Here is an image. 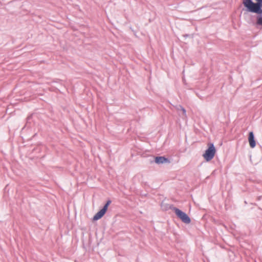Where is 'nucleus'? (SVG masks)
<instances>
[{"label": "nucleus", "mask_w": 262, "mask_h": 262, "mask_svg": "<svg viewBox=\"0 0 262 262\" xmlns=\"http://www.w3.org/2000/svg\"><path fill=\"white\" fill-rule=\"evenodd\" d=\"M111 203V200H108L106 202V204L103 207V208H104V209L105 208V210L107 211L108 207V206L110 205V204Z\"/></svg>", "instance_id": "nucleus-10"}, {"label": "nucleus", "mask_w": 262, "mask_h": 262, "mask_svg": "<svg viewBox=\"0 0 262 262\" xmlns=\"http://www.w3.org/2000/svg\"><path fill=\"white\" fill-rule=\"evenodd\" d=\"M106 210L105 208H102L100 210H99L93 217L94 221H97L100 219L106 213Z\"/></svg>", "instance_id": "nucleus-6"}, {"label": "nucleus", "mask_w": 262, "mask_h": 262, "mask_svg": "<svg viewBox=\"0 0 262 262\" xmlns=\"http://www.w3.org/2000/svg\"><path fill=\"white\" fill-rule=\"evenodd\" d=\"M216 149L213 143H210L208 145V148L205 150L203 156L206 161L211 160L215 154Z\"/></svg>", "instance_id": "nucleus-2"}, {"label": "nucleus", "mask_w": 262, "mask_h": 262, "mask_svg": "<svg viewBox=\"0 0 262 262\" xmlns=\"http://www.w3.org/2000/svg\"><path fill=\"white\" fill-rule=\"evenodd\" d=\"M243 4L247 11L257 15L262 14V2H253L252 0H243Z\"/></svg>", "instance_id": "nucleus-1"}, {"label": "nucleus", "mask_w": 262, "mask_h": 262, "mask_svg": "<svg viewBox=\"0 0 262 262\" xmlns=\"http://www.w3.org/2000/svg\"><path fill=\"white\" fill-rule=\"evenodd\" d=\"M106 210L105 208H102L100 210H99L93 217L94 221H97L100 219L106 213Z\"/></svg>", "instance_id": "nucleus-5"}, {"label": "nucleus", "mask_w": 262, "mask_h": 262, "mask_svg": "<svg viewBox=\"0 0 262 262\" xmlns=\"http://www.w3.org/2000/svg\"><path fill=\"white\" fill-rule=\"evenodd\" d=\"M155 162L157 164H161L165 163H169V160L168 158L163 156L156 157Z\"/></svg>", "instance_id": "nucleus-4"}, {"label": "nucleus", "mask_w": 262, "mask_h": 262, "mask_svg": "<svg viewBox=\"0 0 262 262\" xmlns=\"http://www.w3.org/2000/svg\"><path fill=\"white\" fill-rule=\"evenodd\" d=\"M256 24L262 26V14L258 15L256 17Z\"/></svg>", "instance_id": "nucleus-8"}, {"label": "nucleus", "mask_w": 262, "mask_h": 262, "mask_svg": "<svg viewBox=\"0 0 262 262\" xmlns=\"http://www.w3.org/2000/svg\"><path fill=\"white\" fill-rule=\"evenodd\" d=\"M172 210L174 212L177 217L180 219L182 222L186 224L190 223L191 219L185 212L176 207H173Z\"/></svg>", "instance_id": "nucleus-3"}, {"label": "nucleus", "mask_w": 262, "mask_h": 262, "mask_svg": "<svg viewBox=\"0 0 262 262\" xmlns=\"http://www.w3.org/2000/svg\"><path fill=\"white\" fill-rule=\"evenodd\" d=\"M177 109L178 111H182L183 116L185 117H186V111L185 109L182 106H181V105L178 106Z\"/></svg>", "instance_id": "nucleus-9"}, {"label": "nucleus", "mask_w": 262, "mask_h": 262, "mask_svg": "<svg viewBox=\"0 0 262 262\" xmlns=\"http://www.w3.org/2000/svg\"><path fill=\"white\" fill-rule=\"evenodd\" d=\"M260 198H261V196H259L258 197V200H260Z\"/></svg>", "instance_id": "nucleus-11"}, {"label": "nucleus", "mask_w": 262, "mask_h": 262, "mask_svg": "<svg viewBox=\"0 0 262 262\" xmlns=\"http://www.w3.org/2000/svg\"><path fill=\"white\" fill-rule=\"evenodd\" d=\"M248 140L250 146L251 148H254L256 146V142L254 139V135L252 132H250L249 134Z\"/></svg>", "instance_id": "nucleus-7"}]
</instances>
